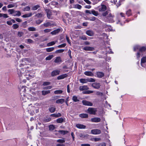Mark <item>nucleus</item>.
I'll use <instances>...</instances> for the list:
<instances>
[{
    "label": "nucleus",
    "instance_id": "39448f33",
    "mask_svg": "<svg viewBox=\"0 0 146 146\" xmlns=\"http://www.w3.org/2000/svg\"><path fill=\"white\" fill-rule=\"evenodd\" d=\"M101 132V130L98 129H93L91 130V133L93 134H100Z\"/></svg>",
    "mask_w": 146,
    "mask_h": 146
},
{
    "label": "nucleus",
    "instance_id": "9b49d317",
    "mask_svg": "<svg viewBox=\"0 0 146 146\" xmlns=\"http://www.w3.org/2000/svg\"><path fill=\"white\" fill-rule=\"evenodd\" d=\"M76 127L80 129H84L86 128V126L81 124H77L76 125Z\"/></svg>",
    "mask_w": 146,
    "mask_h": 146
},
{
    "label": "nucleus",
    "instance_id": "e2e57ef3",
    "mask_svg": "<svg viewBox=\"0 0 146 146\" xmlns=\"http://www.w3.org/2000/svg\"><path fill=\"white\" fill-rule=\"evenodd\" d=\"M28 43H32L33 42V41L30 39H27Z\"/></svg>",
    "mask_w": 146,
    "mask_h": 146
},
{
    "label": "nucleus",
    "instance_id": "a19ab883",
    "mask_svg": "<svg viewBox=\"0 0 146 146\" xmlns=\"http://www.w3.org/2000/svg\"><path fill=\"white\" fill-rule=\"evenodd\" d=\"M51 119L50 118H46L44 119V121L45 122H47L50 121Z\"/></svg>",
    "mask_w": 146,
    "mask_h": 146
},
{
    "label": "nucleus",
    "instance_id": "6e6d98bb",
    "mask_svg": "<svg viewBox=\"0 0 146 146\" xmlns=\"http://www.w3.org/2000/svg\"><path fill=\"white\" fill-rule=\"evenodd\" d=\"M50 84V82H43V85L45 86H47L49 85Z\"/></svg>",
    "mask_w": 146,
    "mask_h": 146
},
{
    "label": "nucleus",
    "instance_id": "7ed1b4c3",
    "mask_svg": "<svg viewBox=\"0 0 146 146\" xmlns=\"http://www.w3.org/2000/svg\"><path fill=\"white\" fill-rule=\"evenodd\" d=\"M54 25L53 23V22L52 21H50L46 23H44L43 24L41 25L40 27H42L43 26H44L45 27H48L50 26H54Z\"/></svg>",
    "mask_w": 146,
    "mask_h": 146
},
{
    "label": "nucleus",
    "instance_id": "72a5a7b5",
    "mask_svg": "<svg viewBox=\"0 0 146 146\" xmlns=\"http://www.w3.org/2000/svg\"><path fill=\"white\" fill-rule=\"evenodd\" d=\"M28 30L29 31H36V29L33 27H30L28 28Z\"/></svg>",
    "mask_w": 146,
    "mask_h": 146
},
{
    "label": "nucleus",
    "instance_id": "8fccbe9b",
    "mask_svg": "<svg viewBox=\"0 0 146 146\" xmlns=\"http://www.w3.org/2000/svg\"><path fill=\"white\" fill-rule=\"evenodd\" d=\"M139 47V46L138 45H136L134 47V51H136V50H138Z\"/></svg>",
    "mask_w": 146,
    "mask_h": 146
},
{
    "label": "nucleus",
    "instance_id": "2eb2a0df",
    "mask_svg": "<svg viewBox=\"0 0 146 146\" xmlns=\"http://www.w3.org/2000/svg\"><path fill=\"white\" fill-rule=\"evenodd\" d=\"M60 31V29H58L51 32V33L52 35H55L58 33Z\"/></svg>",
    "mask_w": 146,
    "mask_h": 146
},
{
    "label": "nucleus",
    "instance_id": "5701e85b",
    "mask_svg": "<svg viewBox=\"0 0 146 146\" xmlns=\"http://www.w3.org/2000/svg\"><path fill=\"white\" fill-rule=\"evenodd\" d=\"M79 116L83 118H86L88 117V115L86 113H82L79 115Z\"/></svg>",
    "mask_w": 146,
    "mask_h": 146
},
{
    "label": "nucleus",
    "instance_id": "ea45409f",
    "mask_svg": "<svg viewBox=\"0 0 146 146\" xmlns=\"http://www.w3.org/2000/svg\"><path fill=\"white\" fill-rule=\"evenodd\" d=\"M126 14L128 16H130L131 14V10L129 9L128 11H127L126 12Z\"/></svg>",
    "mask_w": 146,
    "mask_h": 146
},
{
    "label": "nucleus",
    "instance_id": "052dcab7",
    "mask_svg": "<svg viewBox=\"0 0 146 146\" xmlns=\"http://www.w3.org/2000/svg\"><path fill=\"white\" fill-rule=\"evenodd\" d=\"M23 33L22 32H18V36L19 37H21L23 36Z\"/></svg>",
    "mask_w": 146,
    "mask_h": 146
},
{
    "label": "nucleus",
    "instance_id": "13d9d810",
    "mask_svg": "<svg viewBox=\"0 0 146 146\" xmlns=\"http://www.w3.org/2000/svg\"><path fill=\"white\" fill-rule=\"evenodd\" d=\"M42 22V20L40 19L36 21V23L38 25L40 24Z\"/></svg>",
    "mask_w": 146,
    "mask_h": 146
},
{
    "label": "nucleus",
    "instance_id": "4c0bfd02",
    "mask_svg": "<svg viewBox=\"0 0 146 146\" xmlns=\"http://www.w3.org/2000/svg\"><path fill=\"white\" fill-rule=\"evenodd\" d=\"M72 100L74 101L75 102H78L79 101V100L78 99V98L77 96H74L73 97Z\"/></svg>",
    "mask_w": 146,
    "mask_h": 146
},
{
    "label": "nucleus",
    "instance_id": "6e6552de",
    "mask_svg": "<svg viewBox=\"0 0 146 146\" xmlns=\"http://www.w3.org/2000/svg\"><path fill=\"white\" fill-rule=\"evenodd\" d=\"M89 89L88 86L86 85L82 86H80L79 89L80 91H83L84 90H88Z\"/></svg>",
    "mask_w": 146,
    "mask_h": 146
},
{
    "label": "nucleus",
    "instance_id": "864d4df0",
    "mask_svg": "<svg viewBox=\"0 0 146 146\" xmlns=\"http://www.w3.org/2000/svg\"><path fill=\"white\" fill-rule=\"evenodd\" d=\"M109 13V11H106L102 14V15L104 16H106Z\"/></svg>",
    "mask_w": 146,
    "mask_h": 146
},
{
    "label": "nucleus",
    "instance_id": "de8ad7c7",
    "mask_svg": "<svg viewBox=\"0 0 146 146\" xmlns=\"http://www.w3.org/2000/svg\"><path fill=\"white\" fill-rule=\"evenodd\" d=\"M114 15H112L111 13H109L107 17V19H110V18H114Z\"/></svg>",
    "mask_w": 146,
    "mask_h": 146
},
{
    "label": "nucleus",
    "instance_id": "37998d69",
    "mask_svg": "<svg viewBox=\"0 0 146 146\" xmlns=\"http://www.w3.org/2000/svg\"><path fill=\"white\" fill-rule=\"evenodd\" d=\"M53 57L52 55H49L46 58V60H50Z\"/></svg>",
    "mask_w": 146,
    "mask_h": 146
},
{
    "label": "nucleus",
    "instance_id": "c756f323",
    "mask_svg": "<svg viewBox=\"0 0 146 146\" xmlns=\"http://www.w3.org/2000/svg\"><path fill=\"white\" fill-rule=\"evenodd\" d=\"M56 109V108L54 107H51L50 108L49 110L51 113L54 112Z\"/></svg>",
    "mask_w": 146,
    "mask_h": 146
},
{
    "label": "nucleus",
    "instance_id": "c85d7f7f",
    "mask_svg": "<svg viewBox=\"0 0 146 146\" xmlns=\"http://www.w3.org/2000/svg\"><path fill=\"white\" fill-rule=\"evenodd\" d=\"M42 94L43 95H45L47 94H48L50 93V90L44 91L43 90L42 92Z\"/></svg>",
    "mask_w": 146,
    "mask_h": 146
},
{
    "label": "nucleus",
    "instance_id": "603ef678",
    "mask_svg": "<svg viewBox=\"0 0 146 146\" xmlns=\"http://www.w3.org/2000/svg\"><path fill=\"white\" fill-rule=\"evenodd\" d=\"M52 31L51 29H47L44 30V32L45 33H47L50 32Z\"/></svg>",
    "mask_w": 146,
    "mask_h": 146
},
{
    "label": "nucleus",
    "instance_id": "bf43d9fd",
    "mask_svg": "<svg viewBox=\"0 0 146 146\" xmlns=\"http://www.w3.org/2000/svg\"><path fill=\"white\" fill-rule=\"evenodd\" d=\"M96 19V18L95 17H91L89 19V20L90 21H94Z\"/></svg>",
    "mask_w": 146,
    "mask_h": 146
},
{
    "label": "nucleus",
    "instance_id": "680f3d73",
    "mask_svg": "<svg viewBox=\"0 0 146 146\" xmlns=\"http://www.w3.org/2000/svg\"><path fill=\"white\" fill-rule=\"evenodd\" d=\"M32 99L34 101H36L38 100V98H37L36 97H34V96L32 98Z\"/></svg>",
    "mask_w": 146,
    "mask_h": 146
},
{
    "label": "nucleus",
    "instance_id": "b1692460",
    "mask_svg": "<svg viewBox=\"0 0 146 146\" xmlns=\"http://www.w3.org/2000/svg\"><path fill=\"white\" fill-rule=\"evenodd\" d=\"M64 102V99H61L56 100V103L57 104H62Z\"/></svg>",
    "mask_w": 146,
    "mask_h": 146
},
{
    "label": "nucleus",
    "instance_id": "4468645a",
    "mask_svg": "<svg viewBox=\"0 0 146 146\" xmlns=\"http://www.w3.org/2000/svg\"><path fill=\"white\" fill-rule=\"evenodd\" d=\"M84 74L87 76H93V74L90 71H86L84 72Z\"/></svg>",
    "mask_w": 146,
    "mask_h": 146
},
{
    "label": "nucleus",
    "instance_id": "1a4fd4ad",
    "mask_svg": "<svg viewBox=\"0 0 146 146\" xmlns=\"http://www.w3.org/2000/svg\"><path fill=\"white\" fill-rule=\"evenodd\" d=\"M101 119L98 117H94L91 119V121L94 122H98L100 121Z\"/></svg>",
    "mask_w": 146,
    "mask_h": 146
},
{
    "label": "nucleus",
    "instance_id": "9d476101",
    "mask_svg": "<svg viewBox=\"0 0 146 146\" xmlns=\"http://www.w3.org/2000/svg\"><path fill=\"white\" fill-rule=\"evenodd\" d=\"M60 72V71L59 70H55L52 72L51 75L52 76H54L58 75Z\"/></svg>",
    "mask_w": 146,
    "mask_h": 146
},
{
    "label": "nucleus",
    "instance_id": "338daca9",
    "mask_svg": "<svg viewBox=\"0 0 146 146\" xmlns=\"http://www.w3.org/2000/svg\"><path fill=\"white\" fill-rule=\"evenodd\" d=\"M95 141H97L101 140V139L100 138H95L94 139Z\"/></svg>",
    "mask_w": 146,
    "mask_h": 146
},
{
    "label": "nucleus",
    "instance_id": "a18cd8bd",
    "mask_svg": "<svg viewBox=\"0 0 146 146\" xmlns=\"http://www.w3.org/2000/svg\"><path fill=\"white\" fill-rule=\"evenodd\" d=\"M62 91L61 90H57L54 92L55 94H61L62 92Z\"/></svg>",
    "mask_w": 146,
    "mask_h": 146
},
{
    "label": "nucleus",
    "instance_id": "6ab92c4d",
    "mask_svg": "<svg viewBox=\"0 0 146 146\" xmlns=\"http://www.w3.org/2000/svg\"><path fill=\"white\" fill-rule=\"evenodd\" d=\"M54 62L56 63H60L61 62V60L60 58L59 57H57L54 61Z\"/></svg>",
    "mask_w": 146,
    "mask_h": 146
},
{
    "label": "nucleus",
    "instance_id": "f03ea898",
    "mask_svg": "<svg viewBox=\"0 0 146 146\" xmlns=\"http://www.w3.org/2000/svg\"><path fill=\"white\" fill-rule=\"evenodd\" d=\"M88 111L90 114L95 115L97 110L96 108H89L88 109Z\"/></svg>",
    "mask_w": 146,
    "mask_h": 146
},
{
    "label": "nucleus",
    "instance_id": "69168bd1",
    "mask_svg": "<svg viewBox=\"0 0 146 146\" xmlns=\"http://www.w3.org/2000/svg\"><path fill=\"white\" fill-rule=\"evenodd\" d=\"M106 144L105 143H100L99 145V146H106Z\"/></svg>",
    "mask_w": 146,
    "mask_h": 146
},
{
    "label": "nucleus",
    "instance_id": "f704fd0d",
    "mask_svg": "<svg viewBox=\"0 0 146 146\" xmlns=\"http://www.w3.org/2000/svg\"><path fill=\"white\" fill-rule=\"evenodd\" d=\"M49 129L51 130H54L55 128V127L53 125H50L49 126Z\"/></svg>",
    "mask_w": 146,
    "mask_h": 146
},
{
    "label": "nucleus",
    "instance_id": "4be33fe9",
    "mask_svg": "<svg viewBox=\"0 0 146 146\" xmlns=\"http://www.w3.org/2000/svg\"><path fill=\"white\" fill-rule=\"evenodd\" d=\"M47 17L49 19H52V18L51 17V12L49 10H47Z\"/></svg>",
    "mask_w": 146,
    "mask_h": 146
},
{
    "label": "nucleus",
    "instance_id": "423d86ee",
    "mask_svg": "<svg viewBox=\"0 0 146 146\" xmlns=\"http://www.w3.org/2000/svg\"><path fill=\"white\" fill-rule=\"evenodd\" d=\"M92 86L94 88L98 89L100 86V85L99 83L94 82L92 84Z\"/></svg>",
    "mask_w": 146,
    "mask_h": 146
},
{
    "label": "nucleus",
    "instance_id": "09e8293b",
    "mask_svg": "<svg viewBox=\"0 0 146 146\" xmlns=\"http://www.w3.org/2000/svg\"><path fill=\"white\" fill-rule=\"evenodd\" d=\"M113 18H110V19H107L108 20L107 21L109 22H113L114 21L113 20Z\"/></svg>",
    "mask_w": 146,
    "mask_h": 146
},
{
    "label": "nucleus",
    "instance_id": "7c9ffc66",
    "mask_svg": "<svg viewBox=\"0 0 146 146\" xmlns=\"http://www.w3.org/2000/svg\"><path fill=\"white\" fill-rule=\"evenodd\" d=\"M54 48L53 47H52L46 48V50L47 52H49L52 51L54 50Z\"/></svg>",
    "mask_w": 146,
    "mask_h": 146
},
{
    "label": "nucleus",
    "instance_id": "0e129e2a",
    "mask_svg": "<svg viewBox=\"0 0 146 146\" xmlns=\"http://www.w3.org/2000/svg\"><path fill=\"white\" fill-rule=\"evenodd\" d=\"M18 73L19 76V77L20 78L22 74V73L19 70H18Z\"/></svg>",
    "mask_w": 146,
    "mask_h": 146
},
{
    "label": "nucleus",
    "instance_id": "58836bf2",
    "mask_svg": "<svg viewBox=\"0 0 146 146\" xmlns=\"http://www.w3.org/2000/svg\"><path fill=\"white\" fill-rule=\"evenodd\" d=\"M87 79V81L88 82H95V80L94 78H88Z\"/></svg>",
    "mask_w": 146,
    "mask_h": 146
},
{
    "label": "nucleus",
    "instance_id": "a878e982",
    "mask_svg": "<svg viewBox=\"0 0 146 146\" xmlns=\"http://www.w3.org/2000/svg\"><path fill=\"white\" fill-rule=\"evenodd\" d=\"M40 6L38 5H36L33 6L31 8V9L32 10H36L40 8Z\"/></svg>",
    "mask_w": 146,
    "mask_h": 146
},
{
    "label": "nucleus",
    "instance_id": "f3484780",
    "mask_svg": "<svg viewBox=\"0 0 146 146\" xmlns=\"http://www.w3.org/2000/svg\"><path fill=\"white\" fill-rule=\"evenodd\" d=\"M21 15V13L19 11H15L14 14L13 15L14 16H19Z\"/></svg>",
    "mask_w": 146,
    "mask_h": 146
},
{
    "label": "nucleus",
    "instance_id": "cd10ccee",
    "mask_svg": "<svg viewBox=\"0 0 146 146\" xmlns=\"http://www.w3.org/2000/svg\"><path fill=\"white\" fill-rule=\"evenodd\" d=\"M80 81L82 83H86L88 82L87 79H80Z\"/></svg>",
    "mask_w": 146,
    "mask_h": 146
},
{
    "label": "nucleus",
    "instance_id": "774afa93",
    "mask_svg": "<svg viewBox=\"0 0 146 146\" xmlns=\"http://www.w3.org/2000/svg\"><path fill=\"white\" fill-rule=\"evenodd\" d=\"M57 142L58 143H62L64 142V140L62 139H59L57 140Z\"/></svg>",
    "mask_w": 146,
    "mask_h": 146
},
{
    "label": "nucleus",
    "instance_id": "412c9836",
    "mask_svg": "<svg viewBox=\"0 0 146 146\" xmlns=\"http://www.w3.org/2000/svg\"><path fill=\"white\" fill-rule=\"evenodd\" d=\"M84 49L86 50H93L94 49V48L86 46L84 48Z\"/></svg>",
    "mask_w": 146,
    "mask_h": 146
},
{
    "label": "nucleus",
    "instance_id": "4d7b16f0",
    "mask_svg": "<svg viewBox=\"0 0 146 146\" xmlns=\"http://www.w3.org/2000/svg\"><path fill=\"white\" fill-rule=\"evenodd\" d=\"M64 51V50L63 49H59L57 50L56 51V53H61L62 52Z\"/></svg>",
    "mask_w": 146,
    "mask_h": 146
},
{
    "label": "nucleus",
    "instance_id": "f8f14e48",
    "mask_svg": "<svg viewBox=\"0 0 146 146\" xmlns=\"http://www.w3.org/2000/svg\"><path fill=\"white\" fill-rule=\"evenodd\" d=\"M97 75L98 77L101 78L104 76V74L102 72H98L97 73Z\"/></svg>",
    "mask_w": 146,
    "mask_h": 146
},
{
    "label": "nucleus",
    "instance_id": "79ce46f5",
    "mask_svg": "<svg viewBox=\"0 0 146 146\" xmlns=\"http://www.w3.org/2000/svg\"><path fill=\"white\" fill-rule=\"evenodd\" d=\"M57 122L58 123H61L63 121V119L62 118H59L57 119Z\"/></svg>",
    "mask_w": 146,
    "mask_h": 146
},
{
    "label": "nucleus",
    "instance_id": "e433bc0d",
    "mask_svg": "<svg viewBox=\"0 0 146 146\" xmlns=\"http://www.w3.org/2000/svg\"><path fill=\"white\" fill-rule=\"evenodd\" d=\"M21 99L22 100L25 101H26V100L27 98V97L25 96V95L24 94L23 95V96L21 95L20 97Z\"/></svg>",
    "mask_w": 146,
    "mask_h": 146
},
{
    "label": "nucleus",
    "instance_id": "473e14b6",
    "mask_svg": "<svg viewBox=\"0 0 146 146\" xmlns=\"http://www.w3.org/2000/svg\"><path fill=\"white\" fill-rule=\"evenodd\" d=\"M10 14H14L15 12V10L14 9H9L8 11Z\"/></svg>",
    "mask_w": 146,
    "mask_h": 146
},
{
    "label": "nucleus",
    "instance_id": "20e7f679",
    "mask_svg": "<svg viewBox=\"0 0 146 146\" xmlns=\"http://www.w3.org/2000/svg\"><path fill=\"white\" fill-rule=\"evenodd\" d=\"M107 9L106 6L104 5H101L99 7L98 10L100 12H103L105 11Z\"/></svg>",
    "mask_w": 146,
    "mask_h": 146
},
{
    "label": "nucleus",
    "instance_id": "bb28decb",
    "mask_svg": "<svg viewBox=\"0 0 146 146\" xmlns=\"http://www.w3.org/2000/svg\"><path fill=\"white\" fill-rule=\"evenodd\" d=\"M146 50V48L145 46H143L139 48V52L141 53L145 52Z\"/></svg>",
    "mask_w": 146,
    "mask_h": 146
},
{
    "label": "nucleus",
    "instance_id": "393cba45",
    "mask_svg": "<svg viewBox=\"0 0 146 146\" xmlns=\"http://www.w3.org/2000/svg\"><path fill=\"white\" fill-rule=\"evenodd\" d=\"M92 14H93L95 16H97L98 15V12L95 11L94 9L92 10Z\"/></svg>",
    "mask_w": 146,
    "mask_h": 146
},
{
    "label": "nucleus",
    "instance_id": "ddd939ff",
    "mask_svg": "<svg viewBox=\"0 0 146 146\" xmlns=\"http://www.w3.org/2000/svg\"><path fill=\"white\" fill-rule=\"evenodd\" d=\"M86 34L90 36H93L94 35V33L92 31L90 30L87 31L86 32Z\"/></svg>",
    "mask_w": 146,
    "mask_h": 146
},
{
    "label": "nucleus",
    "instance_id": "2f4dec72",
    "mask_svg": "<svg viewBox=\"0 0 146 146\" xmlns=\"http://www.w3.org/2000/svg\"><path fill=\"white\" fill-rule=\"evenodd\" d=\"M30 9V7L27 6L25 8H24L23 10L24 11H29Z\"/></svg>",
    "mask_w": 146,
    "mask_h": 146
},
{
    "label": "nucleus",
    "instance_id": "dca6fc26",
    "mask_svg": "<svg viewBox=\"0 0 146 146\" xmlns=\"http://www.w3.org/2000/svg\"><path fill=\"white\" fill-rule=\"evenodd\" d=\"M32 15V13H30L23 15L22 17L23 18L29 17L31 16Z\"/></svg>",
    "mask_w": 146,
    "mask_h": 146
},
{
    "label": "nucleus",
    "instance_id": "3c124183",
    "mask_svg": "<svg viewBox=\"0 0 146 146\" xmlns=\"http://www.w3.org/2000/svg\"><path fill=\"white\" fill-rule=\"evenodd\" d=\"M15 4H11L8 5L7 7L8 8H13L15 7Z\"/></svg>",
    "mask_w": 146,
    "mask_h": 146
},
{
    "label": "nucleus",
    "instance_id": "49530a36",
    "mask_svg": "<svg viewBox=\"0 0 146 146\" xmlns=\"http://www.w3.org/2000/svg\"><path fill=\"white\" fill-rule=\"evenodd\" d=\"M19 27V26L17 24H14L12 26V27L14 29H16L18 28Z\"/></svg>",
    "mask_w": 146,
    "mask_h": 146
},
{
    "label": "nucleus",
    "instance_id": "a211bd4d",
    "mask_svg": "<svg viewBox=\"0 0 146 146\" xmlns=\"http://www.w3.org/2000/svg\"><path fill=\"white\" fill-rule=\"evenodd\" d=\"M56 41H53L48 43L47 44V46H50L55 44L56 42Z\"/></svg>",
    "mask_w": 146,
    "mask_h": 146
},
{
    "label": "nucleus",
    "instance_id": "c9c22d12",
    "mask_svg": "<svg viewBox=\"0 0 146 146\" xmlns=\"http://www.w3.org/2000/svg\"><path fill=\"white\" fill-rule=\"evenodd\" d=\"M82 7V6L81 5L79 4L75 5H74V7L75 8H77L79 9H80Z\"/></svg>",
    "mask_w": 146,
    "mask_h": 146
},
{
    "label": "nucleus",
    "instance_id": "5fc2aeb1",
    "mask_svg": "<svg viewBox=\"0 0 146 146\" xmlns=\"http://www.w3.org/2000/svg\"><path fill=\"white\" fill-rule=\"evenodd\" d=\"M64 78V75L63 74L58 76L57 77V79L58 80H60L61 79H63Z\"/></svg>",
    "mask_w": 146,
    "mask_h": 146
},
{
    "label": "nucleus",
    "instance_id": "0eeeda50",
    "mask_svg": "<svg viewBox=\"0 0 146 146\" xmlns=\"http://www.w3.org/2000/svg\"><path fill=\"white\" fill-rule=\"evenodd\" d=\"M82 102L83 104L84 105L92 106L93 105L92 103V102L86 100L82 101Z\"/></svg>",
    "mask_w": 146,
    "mask_h": 146
},
{
    "label": "nucleus",
    "instance_id": "c03bdc74",
    "mask_svg": "<svg viewBox=\"0 0 146 146\" xmlns=\"http://www.w3.org/2000/svg\"><path fill=\"white\" fill-rule=\"evenodd\" d=\"M137 57V59H139V58L141 56V52H139L136 54Z\"/></svg>",
    "mask_w": 146,
    "mask_h": 146
},
{
    "label": "nucleus",
    "instance_id": "aec40b11",
    "mask_svg": "<svg viewBox=\"0 0 146 146\" xmlns=\"http://www.w3.org/2000/svg\"><path fill=\"white\" fill-rule=\"evenodd\" d=\"M44 15L43 13H38L37 14H36L35 15V16L37 17L38 18H41L43 16H44Z\"/></svg>",
    "mask_w": 146,
    "mask_h": 146
},
{
    "label": "nucleus",
    "instance_id": "f257e3e1",
    "mask_svg": "<svg viewBox=\"0 0 146 146\" xmlns=\"http://www.w3.org/2000/svg\"><path fill=\"white\" fill-rule=\"evenodd\" d=\"M141 65L144 68L146 67V57H143L141 60Z\"/></svg>",
    "mask_w": 146,
    "mask_h": 146
}]
</instances>
